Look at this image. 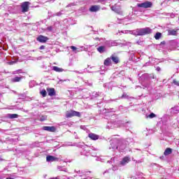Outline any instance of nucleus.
<instances>
[{
	"instance_id": "nucleus-19",
	"label": "nucleus",
	"mask_w": 179,
	"mask_h": 179,
	"mask_svg": "<svg viewBox=\"0 0 179 179\" xmlns=\"http://www.w3.org/2000/svg\"><path fill=\"white\" fill-rule=\"evenodd\" d=\"M22 79H23V77H14L11 78V82H13V83H16V82H20Z\"/></svg>"
},
{
	"instance_id": "nucleus-44",
	"label": "nucleus",
	"mask_w": 179,
	"mask_h": 179,
	"mask_svg": "<svg viewBox=\"0 0 179 179\" xmlns=\"http://www.w3.org/2000/svg\"><path fill=\"white\" fill-rule=\"evenodd\" d=\"M45 48V45H41L40 48H39V50H44Z\"/></svg>"
},
{
	"instance_id": "nucleus-22",
	"label": "nucleus",
	"mask_w": 179,
	"mask_h": 179,
	"mask_svg": "<svg viewBox=\"0 0 179 179\" xmlns=\"http://www.w3.org/2000/svg\"><path fill=\"white\" fill-rule=\"evenodd\" d=\"M7 117L8 118H10V120H13L15 118H18L19 117V115H17V114H8Z\"/></svg>"
},
{
	"instance_id": "nucleus-53",
	"label": "nucleus",
	"mask_w": 179,
	"mask_h": 179,
	"mask_svg": "<svg viewBox=\"0 0 179 179\" xmlns=\"http://www.w3.org/2000/svg\"><path fill=\"white\" fill-rule=\"evenodd\" d=\"M124 94L122 96V99H124Z\"/></svg>"
},
{
	"instance_id": "nucleus-51",
	"label": "nucleus",
	"mask_w": 179,
	"mask_h": 179,
	"mask_svg": "<svg viewBox=\"0 0 179 179\" xmlns=\"http://www.w3.org/2000/svg\"><path fill=\"white\" fill-rule=\"evenodd\" d=\"M148 64H149V63H146V64L144 65V66H147Z\"/></svg>"
},
{
	"instance_id": "nucleus-17",
	"label": "nucleus",
	"mask_w": 179,
	"mask_h": 179,
	"mask_svg": "<svg viewBox=\"0 0 179 179\" xmlns=\"http://www.w3.org/2000/svg\"><path fill=\"white\" fill-rule=\"evenodd\" d=\"M110 59L111 61H113V62H114V64H118V62H120V59L118 58V57H115L114 55H112L110 57Z\"/></svg>"
},
{
	"instance_id": "nucleus-54",
	"label": "nucleus",
	"mask_w": 179,
	"mask_h": 179,
	"mask_svg": "<svg viewBox=\"0 0 179 179\" xmlns=\"http://www.w3.org/2000/svg\"><path fill=\"white\" fill-rule=\"evenodd\" d=\"M121 33H124V31H121Z\"/></svg>"
},
{
	"instance_id": "nucleus-26",
	"label": "nucleus",
	"mask_w": 179,
	"mask_h": 179,
	"mask_svg": "<svg viewBox=\"0 0 179 179\" xmlns=\"http://www.w3.org/2000/svg\"><path fill=\"white\" fill-rule=\"evenodd\" d=\"M136 52H134V51H132L130 53V58L131 59V61H135V55H136Z\"/></svg>"
},
{
	"instance_id": "nucleus-2",
	"label": "nucleus",
	"mask_w": 179,
	"mask_h": 179,
	"mask_svg": "<svg viewBox=\"0 0 179 179\" xmlns=\"http://www.w3.org/2000/svg\"><path fill=\"white\" fill-rule=\"evenodd\" d=\"M124 33H128L129 31L131 34H133L134 36H146V34H152V29L150 27H145V28H141V29H136L133 31H124Z\"/></svg>"
},
{
	"instance_id": "nucleus-3",
	"label": "nucleus",
	"mask_w": 179,
	"mask_h": 179,
	"mask_svg": "<svg viewBox=\"0 0 179 179\" xmlns=\"http://www.w3.org/2000/svg\"><path fill=\"white\" fill-rule=\"evenodd\" d=\"M77 146L83 148V150L81 151V155L83 156H89V153L90 152V150H89V146L85 145L84 143H80L77 145Z\"/></svg>"
},
{
	"instance_id": "nucleus-16",
	"label": "nucleus",
	"mask_w": 179,
	"mask_h": 179,
	"mask_svg": "<svg viewBox=\"0 0 179 179\" xmlns=\"http://www.w3.org/2000/svg\"><path fill=\"white\" fill-rule=\"evenodd\" d=\"M142 79H145L146 80H149V79H150V78H152V79H155V76L152 75H149V74H143L141 76Z\"/></svg>"
},
{
	"instance_id": "nucleus-48",
	"label": "nucleus",
	"mask_w": 179,
	"mask_h": 179,
	"mask_svg": "<svg viewBox=\"0 0 179 179\" xmlns=\"http://www.w3.org/2000/svg\"><path fill=\"white\" fill-rule=\"evenodd\" d=\"M127 45H131V43L128 42L126 43Z\"/></svg>"
},
{
	"instance_id": "nucleus-10",
	"label": "nucleus",
	"mask_w": 179,
	"mask_h": 179,
	"mask_svg": "<svg viewBox=\"0 0 179 179\" xmlns=\"http://www.w3.org/2000/svg\"><path fill=\"white\" fill-rule=\"evenodd\" d=\"M42 129H43V131H48V132H55L56 131L55 127L45 126Z\"/></svg>"
},
{
	"instance_id": "nucleus-32",
	"label": "nucleus",
	"mask_w": 179,
	"mask_h": 179,
	"mask_svg": "<svg viewBox=\"0 0 179 179\" xmlns=\"http://www.w3.org/2000/svg\"><path fill=\"white\" fill-rule=\"evenodd\" d=\"M53 29L52 27L50 26L46 28V30H48V31H52Z\"/></svg>"
},
{
	"instance_id": "nucleus-20",
	"label": "nucleus",
	"mask_w": 179,
	"mask_h": 179,
	"mask_svg": "<svg viewBox=\"0 0 179 179\" xmlns=\"http://www.w3.org/2000/svg\"><path fill=\"white\" fill-rule=\"evenodd\" d=\"M171 153H173V150H171L170 148H168L165 150L164 155L165 156H169V155H171Z\"/></svg>"
},
{
	"instance_id": "nucleus-7",
	"label": "nucleus",
	"mask_w": 179,
	"mask_h": 179,
	"mask_svg": "<svg viewBox=\"0 0 179 179\" xmlns=\"http://www.w3.org/2000/svg\"><path fill=\"white\" fill-rule=\"evenodd\" d=\"M49 38L47 36H44L43 35H39L36 38V41H38L39 43H47L48 41Z\"/></svg>"
},
{
	"instance_id": "nucleus-5",
	"label": "nucleus",
	"mask_w": 179,
	"mask_h": 179,
	"mask_svg": "<svg viewBox=\"0 0 179 179\" xmlns=\"http://www.w3.org/2000/svg\"><path fill=\"white\" fill-rule=\"evenodd\" d=\"M30 8V2L24 1L21 3V9L22 13H26V12H29V9Z\"/></svg>"
},
{
	"instance_id": "nucleus-4",
	"label": "nucleus",
	"mask_w": 179,
	"mask_h": 179,
	"mask_svg": "<svg viewBox=\"0 0 179 179\" xmlns=\"http://www.w3.org/2000/svg\"><path fill=\"white\" fill-rule=\"evenodd\" d=\"M66 118H72V117H80V113L75 110H69L66 113Z\"/></svg>"
},
{
	"instance_id": "nucleus-13",
	"label": "nucleus",
	"mask_w": 179,
	"mask_h": 179,
	"mask_svg": "<svg viewBox=\"0 0 179 179\" xmlns=\"http://www.w3.org/2000/svg\"><path fill=\"white\" fill-rule=\"evenodd\" d=\"M46 162H58V158L54 156L48 155L46 157Z\"/></svg>"
},
{
	"instance_id": "nucleus-35",
	"label": "nucleus",
	"mask_w": 179,
	"mask_h": 179,
	"mask_svg": "<svg viewBox=\"0 0 179 179\" xmlns=\"http://www.w3.org/2000/svg\"><path fill=\"white\" fill-rule=\"evenodd\" d=\"M136 44H138V45H142V44H143V41H138L136 42Z\"/></svg>"
},
{
	"instance_id": "nucleus-15",
	"label": "nucleus",
	"mask_w": 179,
	"mask_h": 179,
	"mask_svg": "<svg viewBox=\"0 0 179 179\" xmlns=\"http://www.w3.org/2000/svg\"><path fill=\"white\" fill-rule=\"evenodd\" d=\"M47 92H48V96H55V90L54 88H48Z\"/></svg>"
},
{
	"instance_id": "nucleus-46",
	"label": "nucleus",
	"mask_w": 179,
	"mask_h": 179,
	"mask_svg": "<svg viewBox=\"0 0 179 179\" xmlns=\"http://www.w3.org/2000/svg\"><path fill=\"white\" fill-rule=\"evenodd\" d=\"M91 155L93 157H96V154H93L92 152H91Z\"/></svg>"
},
{
	"instance_id": "nucleus-27",
	"label": "nucleus",
	"mask_w": 179,
	"mask_h": 179,
	"mask_svg": "<svg viewBox=\"0 0 179 179\" xmlns=\"http://www.w3.org/2000/svg\"><path fill=\"white\" fill-rule=\"evenodd\" d=\"M41 94L43 96V97H45V96H47V91H45V90H42L41 91Z\"/></svg>"
},
{
	"instance_id": "nucleus-21",
	"label": "nucleus",
	"mask_w": 179,
	"mask_h": 179,
	"mask_svg": "<svg viewBox=\"0 0 179 179\" xmlns=\"http://www.w3.org/2000/svg\"><path fill=\"white\" fill-rule=\"evenodd\" d=\"M97 51H99L100 54H103V52H106V46H99L97 48Z\"/></svg>"
},
{
	"instance_id": "nucleus-8",
	"label": "nucleus",
	"mask_w": 179,
	"mask_h": 179,
	"mask_svg": "<svg viewBox=\"0 0 179 179\" xmlns=\"http://www.w3.org/2000/svg\"><path fill=\"white\" fill-rule=\"evenodd\" d=\"M105 45H106V47H117L118 43L116 41H106L105 42Z\"/></svg>"
},
{
	"instance_id": "nucleus-18",
	"label": "nucleus",
	"mask_w": 179,
	"mask_h": 179,
	"mask_svg": "<svg viewBox=\"0 0 179 179\" xmlns=\"http://www.w3.org/2000/svg\"><path fill=\"white\" fill-rule=\"evenodd\" d=\"M104 65H105V66H110V65H111V57H108L106 59H105Z\"/></svg>"
},
{
	"instance_id": "nucleus-40",
	"label": "nucleus",
	"mask_w": 179,
	"mask_h": 179,
	"mask_svg": "<svg viewBox=\"0 0 179 179\" xmlns=\"http://www.w3.org/2000/svg\"><path fill=\"white\" fill-rule=\"evenodd\" d=\"M111 9H112L114 12H117V10H115V6H111Z\"/></svg>"
},
{
	"instance_id": "nucleus-29",
	"label": "nucleus",
	"mask_w": 179,
	"mask_h": 179,
	"mask_svg": "<svg viewBox=\"0 0 179 179\" xmlns=\"http://www.w3.org/2000/svg\"><path fill=\"white\" fill-rule=\"evenodd\" d=\"M156 117V114L152 113L150 115H147V118H155Z\"/></svg>"
},
{
	"instance_id": "nucleus-11",
	"label": "nucleus",
	"mask_w": 179,
	"mask_h": 179,
	"mask_svg": "<svg viewBox=\"0 0 179 179\" xmlns=\"http://www.w3.org/2000/svg\"><path fill=\"white\" fill-rule=\"evenodd\" d=\"M100 10V6L94 5L90 8V12H99Z\"/></svg>"
},
{
	"instance_id": "nucleus-36",
	"label": "nucleus",
	"mask_w": 179,
	"mask_h": 179,
	"mask_svg": "<svg viewBox=\"0 0 179 179\" xmlns=\"http://www.w3.org/2000/svg\"><path fill=\"white\" fill-rule=\"evenodd\" d=\"M118 99H110V100H108V101H106V103H111V101H117Z\"/></svg>"
},
{
	"instance_id": "nucleus-38",
	"label": "nucleus",
	"mask_w": 179,
	"mask_h": 179,
	"mask_svg": "<svg viewBox=\"0 0 179 179\" xmlns=\"http://www.w3.org/2000/svg\"><path fill=\"white\" fill-rule=\"evenodd\" d=\"M107 1H108V0H99V2H101L103 3V5H105L106 2H107Z\"/></svg>"
},
{
	"instance_id": "nucleus-34",
	"label": "nucleus",
	"mask_w": 179,
	"mask_h": 179,
	"mask_svg": "<svg viewBox=\"0 0 179 179\" xmlns=\"http://www.w3.org/2000/svg\"><path fill=\"white\" fill-rule=\"evenodd\" d=\"M47 120V117L45 116H42L40 119V121H45Z\"/></svg>"
},
{
	"instance_id": "nucleus-6",
	"label": "nucleus",
	"mask_w": 179,
	"mask_h": 179,
	"mask_svg": "<svg viewBox=\"0 0 179 179\" xmlns=\"http://www.w3.org/2000/svg\"><path fill=\"white\" fill-rule=\"evenodd\" d=\"M152 2L147 1L145 2L137 4V6L138 8H144L145 9H148V8H152Z\"/></svg>"
},
{
	"instance_id": "nucleus-55",
	"label": "nucleus",
	"mask_w": 179,
	"mask_h": 179,
	"mask_svg": "<svg viewBox=\"0 0 179 179\" xmlns=\"http://www.w3.org/2000/svg\"><path fill=\"white\" fill-rule=\"evenodd\" d=\"M76 73H78V71H76Z\"/></svg>"
},
{
	"instance_id": "nucleus-24",
	"label": "nucleus",
	"mask_w": 179,
	"mask_h": 179,
	"mask_svg": "<svg viewBox=\"0 0 179 179\" xmlns=\"http://www.w3.org/2000/svg\"><path fill=\"white\" fill-rule=\"evenodd\" d=\"M178 107H174L171 109V114H178Z\"/></svg>"
},
{
	"instance_id": "nucleus-25",
	"label": "nucleus",
	"mask_w": 179,
	"mask_h": 179,
	"mask_svg": "<svg viewBox=\"0 0 179 179\" xmlns=\"http://www.w3.org/2000/svg\"><path fill=\"white\" fill-rule=\"evenodd\" d=\"M155 40H159V38H162V33L157 32L155 35Z\"/></svg>"
},
{
	"instance_id": "nucleus-12",
	"label": "nucleus",
	"mask_w": 179,
	"mask_h": 179,
	"mask_svg": "<svg viewBox=\"0 0 179 179\" xmlns=\"http://www.w3.org/2000/svg\"><path fill=\"white\" fill-rule=\"evenodd\" d=\"M88 138H90L92 139V141H97V139H99V138H100V136H99V135H97V134L90 133L88 134Z\"/></svg>"
},
{
	"instance_id": "nucleus-45",
	"label": "nucleus",
	"mask_w": 179,
	"mask_h": 179,
	"mask_svg": "<svg viewBox=\"0 0 179 179\" xmlns=\"http://www.w3.org/2000/svg\"><path fill=\"white\" fill-rule=\"evenodd\" d=\"M59 82H69V80H59Z\"/></svg>"
},
{
	"instance_id": "nucleus-57",
	"label": "nucleus",
	"mask_w": 179,
	"mask_h": 179,
	"mask_svg": "<svg viewBox=\"0 0 179 179\" xmlns=\"http://www.w3.org/2000/svg\"><path fill=\"white\" fill-rule=\"evenodd\" d=\"M178 20H179V17H178Z\"/></svg>"
},
{
	"instance_id": "nucleus-52",
	"label": "nucleus",
	"mask_w": 179,
	"mask_h": 179,
	"mask_svg": "<svg viewBox=\"0 0 179 179\" xmlns=\"http://www.w3.org/2000/svg\"><path fill=\"white\" fill-rule=\"evenodd\" d=\"M95 40H100V38H95Z\"/></svg>"
},
{
	"instance_id": "nucleus-50",
	"label": "nucleus",
	"mask_w": 179,
	"mask_h": 179,
	"mask_svg": "<svg viewBox=\"0 0 179 179\" xmlns=\"http://www.w3.org/2000/svg\"><path fill=\"white\" fill-rule=\"evenodd\" d=\"M20 96H22V97H24V94H22Z\"/></svg>"
},
{
	"instance_id": "nucleus-28",
	"label": "nucleus",
	"mask_w": 179,
	"mask_h": 179,
	"mask_svg": "<svg viewBox=\"0 0 179 179\" xmlns=\"http://www.w3.org/2000/svg\"><path fill=\"white\" fill-rule=\"evenodd\" d=\"M101 94V92H93L92 93V96L93 97H99Z\"/></svg>"
},
{
	"instance_id": "nucleus-39",
	"label": "nucleus",
	"mask_w": 179,
	"mask_h": 179,
	"mask_svg": "<svg viewBox=\"0 0 179 179\" xmlns=\"http://www.w3.org/2000/svg\"><path fill=\"white\" fill-rule=\"evenodd\" d=\"M14 73L16 74V73H22V70H17L15 71H14Z\"/></svg>"
},
{
	"instance_id": "nucleus-49",
	"label": "nucleus",
	"mask_w": 179,
	"mask_h": 179,
	"mask_svg": "<svg viewBox=\"0 0 179 179\" xmlns=\"http://www.w3.org/2000/svg\"><path fill=\"white\" fill-rule=\"evenodd\" d=\"M6 179H14L13 178H6Z\"/></svg>"
},
{
	"instance_id": "nucleus-37",
	"label": "nucleus",
	"mask_w": 179,
	"mask_h": 179,
	"mask_svg": "<svg viewBox=\"0 0 179 179\" xmlns=\"http://www.w3.org/2000/svg\"><path fill=\"white\" fill-rule=\"evenodd\" d=\"M61 15H62V13L61 12H58V13H56L54 16H61Z\"/></svg>"
},
{
	"instance_id": "nucleus-42",
	"label": "nucleus",
	"mask_w": 179,
	"mask_h": 179,
	"mask_svg": "<svg viewBox=\"0 0 179 179\" xmlns=\"http://www.w3.org/2000/svg\"><path fill=\"white\" fill-rule=\"evenodd\" d=\"M170 16H171V17L174 18V17H176V14L171 13Z\"/></svg>"
},
{
	"instance_id": "nucleus-31",
	"label": "nucleus",
	"mask_w": 179,
	"mask_h": 179,
	"mask_svg": "<svg viewBox=\"0 0 179 179\" xmlns=\"http://www.w3.org/2000/svg\"><path fill=\"white\" fill-rule=\"evenodd\" d=\"M173 83L176 85V86H179V81H177V80H173Z\"/></svg>"
},
{
	"instance_id": "nucleus-41",
	"label": "nucleus",
	"mask_w": 179,
	"mask_h": 179,
	"mask_svg": "<svg viewBox=\"0 0 179 179\" xmlns=\"http://www.w3.org/2000/svg\"><path fill=\"white\" fill-rule=\"evenodd\" d=\"M133 162H136V163H142V161L141 160H138V161H136L135 159H134V158L132 159Z\"/></svg>"
},
{
	"instance_id": "nucleus-30",
	"label": "nucleus",
	"mask_w": 179,
	"mask_h": 179,
	"mask_svg": "<svg viewBox=\"0 0 179 179\" xmlns=\"http://www.w3.org/2000/svg\"><path fill=\"white\" fill-rule=\"evenodd\" d=\"M71 48L72 51H73L74 52H79V50H78V48H76L75 46H71Z\"/></svg>"
},
{
	"instance_id": "nucleus-43",
	"label": "nucleus",
	"mask_w": 179,
	"mask_h": 179,
	"mask_svg": "<svg viewBox=\"0 0 179 179\" xmlns=\"http://www.w3.org/2000/svg\"><path fill=\"white\" fill-rule=\"evenodd\" d=\"M156 71H157V72H160V71H162V69H160V67H157L156 68Z\"/></svg>"
},
{
	"instance_id": "nucleus-56",
	"label": "nucleus",
	"mask_w": 179,
	"mask_h": 179,
	"mask_svg": "<svg viewBox=\"0 0 179 179\" xmlns=\"http://www.w3.org/2000/svg\"><path fill=\"white\" fill-rule=\"evenodd\" d=\"M10 141H13V139H10Z\"/></svg>"
},
{
	"instance_id": "nucleus-33",
	"label": "nucleus",
	"mask_w": 179,
	"mask_h": 179,
	"mask_svg": "<svg viewBox=\"0 0 179 179\" xmlns=\"http://www.w3.org/2000/svg\"><path fill=\"white\" fill-rule=\"evenodd\" d=\"M107 113H115V110H114V108L108 109Z\"/></svg>"
},
{
	"instance_id": "nucleus-47",
	"label": "nucleus",
	"mask_w": 179,
	"mask_h": 179,
	"mask_svg": "<svg viewBox=\"0 0 179 179\" xmlns=\"http://www.w3.org/2000/svg\"><path fill=\"white\" fill-rule=\"evenodd\" d=\"M60 170H61V171H65V168H62V167H61V169H60Z\"/></svg>"
},
{
	"instance_id": "nucleus-1",
	"label": "nucleus",
	"mask_w": 179,
	"mask_h": 179,
	"mask_svg": "<svg viewBox=\"0 0 179 179\" xmlns=\"http://www.w3.org/2000/svg\"><path fill=\"white\" fill-rule=\"evenodd\" d=\"M110 147L109 149H113L115 150L119 149V150H124L127 148V144L124 143V141L119 138H112L110 141Z\"/></svg>"
},
{
	"instance_id": "nucleus-23",
	"label": "nucleus",
	"mask_w": 179,
	"mask_h": 179,
	"mask_svg": "<svg viewBox=\"0 0 179 179\" xmlns=\"http://www.w3.org/2000/svg\"><path fill=\"white\" fill-rule=\"evenodd\" d=\"M52 71H55V72H64V69H61L58 66H53L52 67Z\"/></svg>"
},
{
	"instance_id": "nucleus-9",
	"label": "nucleus",
	"mask_w": 179,
	"mask_h": 179,
	"mask_svg": "<svg viewBox=\"0 0 179 179\" xmlns=\"http://www.w3.org/2000/svg\"><path fill=\"white\" fill-rule=\"evenodd\" d=\"M130 162H131V158L129 157H124L120 161V164L121 166H127V164H128V163H129Z\"/></svg>"
},
{
	"instance_id": "nucleus-14",
	"label": "nucleus",
	"mask_w": 179,
	"mask_h": 179,
	"mask_svg": "<svg viewBox=\"0 0 179 179\" xmlns=\"http://www.w3.org/2000/svg\"><path fill=\"white\" fill-rule=\"evenodd\" d=\"M178 30V29L168 30V36H177Z\"/></svg>"
}]
</instances>
